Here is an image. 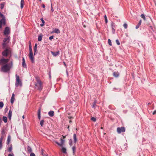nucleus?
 Instances as JSON below:
<instances>
[{
	"instance_id": "f257e3e1",
	"label": "nucleus",
	"mask_w": 156,
	"mask_h": 156,
	"mask_svg": "<svg viewBox=\"0 0 156 156\" xmlns=\"http://www.w3.org/2000/svg\"><path fill=\"white\" fill-rule=\"evenodd\" d=\"M11 66L8 64H6L2 66L1 68L2 71L6 73L10 70L11 67L12 66V61L10 63Z\"/></svg>"
},
{
	"instance_id": "f03ea898",
	"label": "nucleus",
	"mask_w": 156,
	"mask_h": 156,
	"mask_svg": "<svg viewBox=\"0 0 156 156\" xmlns=\"http://www.w3.org/2000/svg\"><path fill=\"white\" fill-rule=\"evenodd\" d=\"M37 82L35 84V88L40 91L42 89V83L38 78H36Z\"/></svg>"
},
{
	"instance_id": "7ed1b4c3",
	"label": "nucleus",
	"mask_w": 156,
	"mask_h": 156,
	"mask_svg": "<svg viewBox=\"0 0 156 156\" xmlns=\"http://www.w3.org/2000/svg\"><path fill=\"white\" fill-rule=\"evenodd\" d=\"M16 82L15 83V86L16 87H18L20 86V87H21L22 85V82L20 80V77L19 76L17 75H16Z\"/></svg>"
},
{
	"instance_id": "20e7f679",
	"label": "nucleus",
	"mask_w": 156,
	"mask_h": 156,
	"mask_svg": "<svg viewBox=\"0 0 156 156\" xmlns=\"http://www.w3.org/2000/svg\"><path fill=\"white\" fill-rule=\"evenodd\" d=\"M0 16L2 19L0 20V29L2 28V25H5V19L4 15L0 12Z\"/></svg>"
},
{
	"instance_id": "39448f33",
	"label": "nucleus",
	"mask_w": 156,
	"mask_h": 156,
	"mask_svg": "<svg viewBox=\"0 0 156 156\" xmlns=\"http://www.w3.org/2000/svg\"><path fill=\"white\" fill-rule=\"evenodd\" d=\"M29 57L30 59L31 62L34 63V57L32 52V50L31 46H29Z\"/></svg>"
},
{
	"instance_id": "423d86ee",
	"label": "nucleus",
	"mask_w": 156,
	"mask_h": 156,
	"mask_svg": "<svg viewBox=\"0 0 156 156\" xmlns=\"http://www.w3.org/2000/svg\"><path fill=\"white\" fill-rule=\"evenodd\" d=\"M10 53V48H6L2 52V55L3 56L6 57Z\"/></svg>"
},
{
	"instance_id": "0eeeda50",
	"label": "nucleus",
	"mask_w": 156,
	"mask_h": 156,
	"mask_svg": "<svg viewBox=\"0 0 156 156\" xmlns=\"http://www.w3.org/2000/svg\"><path fill=\"white\" fill-rule=\"evenodd\" d=\"M10 29L9 27H6L4 30L3 33L4 34L7 36L10 34Z\"/></svg>"
},
{
	"instance_id": "6e6552de",
	"label": "nucleus",
	"mask_w": 156,
	"mask_h": 156,
	"mask_svg": "<svg viewBox=\"0 0 156 156\" xmlns=\"http://www.w3.org/2000/svg\"><path fill=\"white\" fill-rule=\"evenodd\" d=\"M9 59L2 58L0 60V65H4L6 64L9 62Z\"/></svg>"
},
{
	"instance_id": "1a4fd4ad",
	"label": "nucleus",
	"mask_w": 156,
	"mask_h": 156,
	"mask_svg": "<svg viewBox=\"0 0 156 156\" xmlns=\"http://www.w3.org/2000/svg\"><path fill=\"white\" fill-rule=\"evenodd\" d=\"M125 128L123 127H118L117 128V131L119 133H120L122 132H125Z\"/></svg>"
},
{
	"instance_id": "9d476101",
	"label": "nucleus",
	"mask_w": 156,
	"mask_h": 156,
	"mask_svg": "<svg viewBox=\"0 0 156 156\" xmlns=\"http://www.w3.org/2000/svg\"><path fill=\"white\" fill-rule=\"evenodd\" d=\"M61 143H60L58 142L57 141H55V142L58 144V145L60 146H62L63 145L65 142V140L62 138H61Z\"/></svg>"
},
{
	"instance_id": "9b49d317",
	"label": "nucleus",
	"mask_w": 156,
	"mask_h": 156,
	"mask_svg": "<svg viewBox=\"0 0 156 156\" xmlns=\"http://www.w3.org/2000/svg\"><path fill=\"white\" fill-rule=\"evenodd\" d=\"M51 53L53 55L54 57H56L58 55L60 54V52L59 51H57L56 52H54L52 51H51Z\"/></svg>"
},
{
	"instance_id": "f8f14e48",
	"label": "nucleus",
	"mask_w": 156,
	"mask_h": 156,
	"mask_svg": "<svg viewBox=\"0 0 156 156\" xmlns=\"http://www.w3.org/2000/svg\"><path fill=\"white\" fill-rule=\"evenodd\" d=\"M22 65L23 67L24 68H26L27 67V65L25 63V59L24 57L22 58Z\"/></svg>"
},
{
	"instance_id": "ddd939ff",
	"label": "nucleus",
	"mask_w": 156,
	"mask_h": 156,
	"mask_svg": "<svg viewBox=\"0 0 156 156\" xmlns=\"http://www.w3.org/2000/svg\"><path fill=\"white\" fill-rule=\"evenodd\" d=\"M10 41L9 37H7L5 38L3 40V42L8 43Z\"/></svg>"
},
{
	"instance_id": "4468645a",
	"label": "nucleus",
	"mask_w": 156,
	"mask_h": 156,
	"mask_svg": "<svg viewBox=\"0 0 156 156\" xmlns=\"http://www.w3.org/2000/svg\"><path fill=\"white\" fill-rule=\"evenodd\" d=\"M7 43H4V42L3 43L2 48L3 49H6V48H9L7 47Z\"/></svg>"
},
{
	"instance_id": "2eb2a0df",
	"label": "nucleus",
	"mask_w": 156,
	"mask_h": 156,
	"mask_svg": "<svg viewBox=\"0 0 156 156\" xmlns=\"http://www.w3.org/2000/svg\"><path fill=\"white\" fill-rule=\"evenodd\" d=\"M14 100V93H13L11 99V104H12L13 103Z\"/></svg>"
},
{
	"instance_id": "dca6fc26",
	"label": "nucleus",
	"mask_w": 156,
	"mask_h": 156,
	"mask_svg": "<svg viewBox=\"0 0 156 156\" xmlns=\"http://www.w3.org/2000/svg\"><path fill=\"white\" fill-rule=\"evenodd\" d=\"M48 114L50 116L52 117L54 115V112L52 111H50L48 112Z\"/></svg>"
},
{
	"instance_id": "f3484780",
	"label": "nucleus",
	"mask_w": 156,
	"mask_h": 156,
	"mask_svg": "<svg viewBox=\"0 0 156 156\" xmlns=\"http://www.w3.org/2000/svg\"><path fill=\"white\" fill-rule=\"evenodd\" d=\"M113 75L116 77H118L119 76V73L117 72H114L113 73Z\"/></svg>"
},
{
	"instance_id": "a211bd4d",
	"label": "nucleus",
	"mask_w": 156,
	"mask_h": 156,
	"mask_svg": "<svg viewBox=\"0 0 156 156\" xmlns=\"http://www.w3.org/2000/svg\"><path fill=\"white\" fill-rule=\"evenodd\" d=\"M37 44H35V46L34 48V54L35 55L36 53H37Z\"/></svg>"
},
{
	"instance_id": "6ab92c4d",
	"label": "nucleus",
	"mask_w": 156,
	"mask_h": 156,
	"mask_svg": "<svg viewBox=\"0 0 156 156\" xmlns=\"http://www.w3.org/2000/svg\"><path fill=\"white\" fill-rule=\"evenodd\" d=\"M38 118L39 119H41V109H39L37 112Z\"/></svg>"
},
{
	"instance_id": "aec40b11",
	"label": "nucleus",
	"mask_w": 156,
	"mask_h": 156,
	"mask_svg": "<svg viewBox=\"0 0 156 156\" xmlns=\"http://www.w3.org/2000/svg\"><path fill=\"white\" fill-rule=\"evenodd\" d=\"M12 112L11 110H10L8 113V117L9 119H10L11 118Z\"/></svg>"
},
{
	"instance_id": "412c9836",
	"label": "nucleus",
	"mask_w": 156,
	"mask_h": 156,
	"mask_svg": "<svg viewBox=\"0 0 156 156\" xmlns=\"http://www.w3.org/2000/svg\"><path fill=\"white\" fill-rule=\"evenodd\" d=\"M73 138L74 141V143H76L77 141L76 136V134H73Z\"/></svg>"
},
{
	"instance_id": "4be33fe9",
	"label": "nucleus",
	"mask_w": 156,
	"mask_h": 156,
	"mask_svg": "<svg viewBox=\"0 0 156 156\" xmlns=\"http://www.w3.org/2000/svg\"><path fill=\"white\" fill-rule=\"evenodd\" d=\"M62 152L64 153V154H66L67 153L66 152V148L62 147V148L61 149Z\"/></svg>"
},
{
	"instance_id": "5701e85b",
	"label": "nucleus",
	"mask_w": 156,
	"mask_h": 156,
	"mask_svg": "<svg viewBox=\"0 0 156 156\" xmlns=\"http://www.w3.org/2000/svg\"><path fill=\"white\" fill-rule=\"evenodd\" d=\"M11 140V137L10 136H9L8 137L7 141V144H9Z\"/></svg>"
},
{
	"instance_id": "b1692460",
	"label": "nucleus",
	"mask_w": 156,
	"mask_h": 156,
	"mask_svg": "<svg viewBox=\"0 0 156 156\" xmlns=\"http://www.w3.org/2000/svg\"><path fill=\"white\" fill-rule=\"evenodd\" d=\"M27 150L28 151L29 153L32 152V150L31 147H30L29 146H28L27 147Z\"/></svg>"
},
{
	"instance_id": "393cba45",
	"label": "nucleus",
	"mask_w": 156,
	"mask_h": 156,
	"mask_svg": "<svg viewBox=\"0 0 156 156\" xmlns=\"http://www.w3.org/2000/svg\"><path fill=\"white\" fill-rule=\"evenodd\" d=\"M141 20H140L139 21V22L138 24H137L136 26V29H137L141 25Z\"/></svg>"
},
{
	"instance_id": "a878e982",
	"label": "nucleus",
	"mask_w": 156,
	"mask_h": 156,
	"mask_svg": "<svg viewBox=\"0 0 156 156\" xmlns=\"http://www.w3.org/2000/svg\"><path fill=\"white\" fill-rule=\"evenodd\" d=\"M54 32L55 33L58 34L60 33V31L57 28H55V30H54Z\"/></svg>"
},
{
	"instance_id": "bb28decb",
	"label": "nucleus",
	"mask_w": 156,
	"mask_h": 156,
	"mask_svg": "<svg viewBox=\"0 0 156 156\" xmlns=\"http://www.w3.org/2000/svg\"><path fill=\"white\" fill-rule=\"evenodd\" d=\"M24 3V1H21L20 2V8L21 9H22L23 8V5Z\"/></svg>"
},
{
	"instance_id": "cd10ccee",
	"label": "nucleus",
	"mask_w": 156,
	"mask_h": 156,
	"mask_svg": "<svg viewBox=\"0 0 156 156\" xmlns=\"http://www.w3.org/2000/svg\"><path fill=\"white\" fill-rule=\"evenodd\" d=\"M3 120L5 123H6L7 122V118L5 116H3Z\"/></svg>"
},
{
	"instance_id": "c85d7f7f",
	"label": "nucleus",
	"mask_w": 156,
	"mask_h": 156,
	"mask_svg": "<svg viewBox=\"0 0 156 156\" xmlns=\"http://www.w3.org/2000/svg\"><path fill=\"white\" fill-rule=\"evenodd\" d=\"M44 121V120H42L40 122V124L41 126H43Z\"/></svg>"
},
{
	"instance_id": "c756f323",
	"label": "nucleus",
	"mask_w": 156,
	"mask_h": 156,
	"mask_svg": "<svg viewBox=\"0 0 156 156\" xmlns=\"http://www.w3.org/2000/svg\"><path fill=\"white\" fill-rule=\"evenodd\" d=\"M42 39V35H40L38 36V40L39 41H41Z\"/></svg>"
},
{
	"instance_id": "7c9ffc66",
	"label": "nucleus",
	"mask_w": 156,
	"mask_h": 156,
	"mask_svg": "<svg viewBox=\"0 0 156 156\" xmlns=\"http://www.w3.org/2000/svg\"><path fill=\"white\" fill-rule=\"evenodd\" d=\"M97 103V101L95 100L93 104V105L92 106V108H94Z\"/></svg>"
},
{
	"instance_id": "2f4dec72",
	"label": "nucleus",
	"mask_w": 156,
	"mask_h": 156,
	"mask_svg": "<svg viewBox=\"0 0 156 156\" xmlns=\"http://www.w3.org/2000/svg\"><path fill=\"white\" fill-rule=\"evenodd\" d=\"M140 16L142 18L144 19V20H146V17L144 14H141L140 15Z\"/></svg>"
},
{
	"instance_id": "473e14b6",
	"label": "nucleus",
	"mask_w": 156,
	"mask_h": 156,
	"mask_svg": "<svg viewBox=\"0 0 156 156\" xmlns=\"http://www.w3.org/2000/svg\"><path fill=\"white\" fill-rule=\"evenodd\" d=\"M12 145H11L10 147L8 149V151L9 152H11L12 151Z\"/></svg>"
},
{
	"instance_id": "72a5a7b5",
	"label": "nucleus",
	"mask_w": 156,
	"mask_h": 156,
	"mask_svg": "<svg viewBox=\"0 0 156 156\" xmlns=\"http://www.w3.org/2000/svg\"><path fill=\"white\" fill-rule=\"evenodd\" d=\"M72 150H73V154H74V153H75V150H76V147L75 146H73L72 147Z\"/></svg>"
},
{
	"instance_id": "f704fd0d",
	"label": "nucleus",
	"mask_w": 156,
	"mask_h": 156,
	"mask_svg": "<svg viewBox=\"0 0 156 156\" xmlns=\"http://www.w3.org/2000/svg\"><path fill=\"white\" fill-rule=\"evenodd\" d=\"M4 105L3 103L2 102H0V107L2 108Z\"/></svg>"
},
{
	"instance_id": "c9c22d12",
	"label": "nucleus",
	"mask_w": 156,
	"mask_h": 156,
	"mask_svg": "<svg viewBox=\"0 0 156 156\" xmlns=\"http://www.w3.org/2000/svg\"><path fill=\"white\" fill-rule=\"evenodd\" d=\"M69 144L70 146H71L72 145V141L71 139H70L69 142Z\"/></svg>"
},
{
	"instance_id": "e433bc0d",
	"label": "nucleus",
	"mask_w": 156,
	"mask_h": 156,
	"mask_svg": "<svg viewBox=\"0 0 156 156\" xmlns=\"http://www.w3.org/2000/svg\"><path fill=\"white\" fill-rule=\"evenodd\" d=\"M104 18H105V23H107V22H108V20H107V17L106 16V15H105L104 16Z\"/></svg>"
},
{
	"instance_id": "4c0bfd02",
	"label": "nucleus",
	"mask_w": 156,
	"mask_h": 156,
	"mask_svg": "<svg viewBox=\"0 0 156 156\" xmlns=\"http://www.w3.org/2000/svg\"><path fill=\"white\" fill-rule=\"evenodd\" d=\"M4 3H3L1 4V9H3V8H4Z\"/></svg>"
},
{
	"instance_id": "58836bf2",
	"label": "nucleus",
	"mask_w": 156,
	"mask_h": 156,
	"mask_svg": "<svg viewBox=\"0 0 156 156\" xmlns=\"http://www.w3.org/2000/svg\"><path fill=\"white\" fill-rule=\"evenodd\" d=\"M108 42L109 44L111 46L112 45L111 40L110 39H108Z\"/></svg>"
},
{
	"instance_id": "ea45409f",
	"label": "nucleus",
	"mask_w": 156,
	"mask_h": 156,
	"mask_svg": "<svg viewBox=\"0 0 156 156\" xmlns=\"http://www.w3.org/2000/svg\"><path fill=\"white\" fill-rule=\"evenodd\" d=\"M123 27H124V28H125V29H126L127 27V25L126 23H125L123 25Z\"/></svg>"
},
{
	"instance_id": "a19ab883",
	"label": "nucleus",
	"mask_w": 156,
	"mask_h": 156,
	"mask_svg": "<svg viewBox=\"0 0 156 156\" xmlns=\"http://www.w3.org/2000/svg\"><path fill=\"white\" fill-rule=\"evenodd\" d=\"M91 120L93 121L94 122H95L96 121V118L94 117H92L91 118Z\"/></svg>"
},
{
	"instance_id": "79ce46f5",
	"label": "nucleus",
	"mask_w": 156,
	"mask_h": 156,
	"mask_svg": "<svg viewBox=\"0 0 156 156\" xmlns=\"http://www.w3.org/2000/svg\"><path fill=\"white\" fill-rule=\"evenodd\" d=\"M116 42L118 45H119L120 44V43L119 42V41L118 39L116 40Z\"/></svg>"
},
{
	"instance_id": "37998d69",
	"label": "nucleus",
	"mask_w": 156,
	"mask_h": 156,
	"mask_svg": "<svg viewBox=\"0 0 156 156\" xmlns=\"http://www.w3.org/2000/svg\"><path fill=\"white\" fill-rule=\"evenodd\" d=\"M112 32L113 34H114L115 32V29L113 27V28H112Z\"/></svg>"
},
{
	"instance_id": "c03bdc74",
	"label": "nucleus",
	"mask_w": 156,
	"mask_h": 156,
	"mask_svg": "<svg viewBox=\"0 0 156 156\" xmlns=\"http://www.w3.org/2000/svg\"><path fill=\"white\" fill-rule=\"evenodd\" d=\"M30 156H35V155L34 153H31L30 154Z\"/></svg>"
},
{
	"instance_id": "a18cd8bd",
	"label": "nucleus",
	"mask_w": 156,
	"mask_h": 156,
	"mask_svg": "<svg viewBox=\"0 0 156 156\" xmlns=\"http://www.w3.org/2000/svg\"><path fill=\"white\" fill-rule=\"evenodd\" d=\"M53 37H54L53 36V35L49 37V39L50 40H52V39H53Z\"/></svg>"
},
{
	"instance_id": "49530a36",
	"label": "nucleus",
	"mask_w": 156,
	"mask_h": 156,
	"mask_svg": "<svg viewBox=\"0 0 156 156\" xmlns=\"http://www.w3.org/2000/svg\"><path fill=\"white\" fill-rule=\"evenodd\" d=\"M111 26H112V28H113V27L114 28L115 25H114V23H112Z\"/></svg>"
},
{
	"instance_id": "de8ad7c7",
	"label": "nucleus",
	"mask_w": 156,
	"mask_h": 156,
	"mask_svg": "<svg viewBox=\"0 0 156 156\" xmlns=\"http://www.w3.org/2000/svg\"><path fill=\"white\" fill-rule=\"evenodd\" d=\"M51 10L52 12H53L54 11V9L52 7V4H51Z\"/></svg>"
},
{
	"instance_id": "09e8293b",
	"label": "nucleus",
	"mask_w": 156,
	"mask_h": 156,
	"mask_svg": "<svg viewBox=\"0 0 156 156\" xmlns=\"http://www.w3.org/2000/svg\"><path fill=\"white\" fill-rule=\"evenodd\" d=\"M41 21L42 23H44V21L42 18L41 19Z\"/></svg>"
},
{
	"instance_id": "8fccbe9b",
	"label": "nucleus",
	"mask_w": 156,
	"mask_h": 156,
	"mask_svg": "<svg viewBox=\"0 0 156 156\" xmlns=\"http://www.w3.org/2000/svg\"><path fill=\"white\" fill-rule=\"evenodd\" d=\"M2 143L0 142V149H1L2 148Z\"/></svg>"
},
{
	"instance_id": "3c124183",
	"label": "nucleus",
	"mask_w": 156,
	"mask_h": 156,
	"mask_svg": "<svg viewBox=\"0 0 156 156\" xmlns=\"http://www.w3.org/2000/svg\"><path fill=\"white\" fill-rule=\"evenodd\" d=\"M156 114V110L153 112V115H154Z\"/></svg>"
},
{
	"instance_id": "603ef678",
	"label": "nucleus",
	"mask_w": 156,
	"mask_h": 156,
	"mask_svg": "<svg viewBox=\"0 0 156 156\" xmlns=\"http://www.w3.org/2000/svg\"><path fill=\"white\" fill-rule=\"evenodd\" d=\"M66 73L67 76L68 77L69 76V74H68V72L67 70H66Z\"/></svg>"
},
{
	"instance_id": "864d4df0",
	"label": "nucleus",
	"mask_w": 156,
	"mask_h": 156,
	"mask_svg": "<svg viewBox=\"0 0 156 156\" xmlns=\"http://www.w3.org/2000/svg\"><path fill=\"white\" fill-rule=\"evenodd\" d=\"M2 138L1 137V138H0V142L2 143Z\"/></svg>"
},
{
	"instance_id": "5fc2aeb1",
	"label": "nucleus",
	"mask_w": 156,
	"mask_h": 156,
	"mask_svg": "<svg viewBox=\"0 0 156 156\" xmlns=\"http://www.w3.org/2000/svg\"><path fill=\"white\" fill-rule=\"evenodd\" d=\"M2 122V119L1 118H0V125H1Z\"/></svg>"
},
{
	"instance_id": "6e6d98bb",
	"label": "nucleus",
	"mask_w": 156,
	"mask_h": 156,
	"mask_svg": "<svg viewBox=\"0 0 156 156\" xmlns=\"http://www.w3.org/2000/svg\"><path fill=\"white\" fill-rule=\"evenodd\" d=\"M8 156H14V155L13 154H9V155H8Z\"/></svg>"
},
{
	"instance_id": "4d7b16f0",
	"label": "nucleus",
	"mask_w": 156,
	"mask_h": 156,
	"mask_svg": "<svg viewBox=\"0 0 156 156\" xmlns=\"http://www.w3.org/2000/svg\"><path fill=\"white\" fill-rule=\"evenodd\" d=\"M44 23H42V24H40V26H41V27H43V26H44Z\"/></svg>"
},
{
	"instance_id": "13d9d810",
	"label": "nucleus",
	"mask_w": 156,
	"mask_h": 156,
	"mask_svg": "<svg viewBox=\"0 0 156 156\" xmlns=\"http://www.w3.org/2000/svg\"><path fill=\"white\" fill-rule=\"evenodd\" d=\"M42 7L43 8H44L45 7V5L44 4H43L42 5Z\"/></svg>"
},
{
	"instance_id": "bf43d9fd",
	"label": "nucleus",
	"mask_w": 156,
	"mask_h": 156,
	"mask_svg": "<svg viewBox=\"0 0 156 156\" xmlns=\"http://www.w3.org/2000/svg\"><path fill=\"white\" fill-rule=\"evenodd\" d=\"M64 65L65 66V67H66V63L65 62H63Z\"/></svg>"
},
{
	"instance_id": "052dcab7",
	"label": "nucleus",
	"mask_w": 156,
	"mask_h": 156,
	"mask_svg": "<svg viewBox=\"0 0 156 156\" xmlns=\"http://www.w3.org/2000/svg\"><path fill=\"white\" fill-rule=\"evenodd\" d=\"M4 133V130H3L2 131V134H3Z\"/></svg>"
},
{
	"instance_id": "680f3d73",
	"label": "nucleus",
	"mask_w": 156,
	"mask_h": 156,
	"mask_svg": "<svg viewBox=\"0 0 156 156\" xmlns=\"http://www.w3.org/2000/svg\"><path fill=\"white\" fill-rule=\"evenodd\" d=\"M22 118L23 119H24V118H25V117H24V115H23L22 116Z\"/></svg>"
},
{
	"instance_id": "e2e57ef3",
	"label": "nucleus",
	"mask_w": 156,
	"mask_h": 156,
	"mask_svg": "<svg viewBox=\"0 0 156 156\" xmlns=\"http://www.w3.org/2000/svg\"><path fill=\"white\" fill-rule=\"evenodd\" d=\"M49 78H51V74H50V73L49 75Z\"/></svg>"
},
{
	"instance_id": "0e129e2a",
	"label": "nucleus",
	"mask_w": 156,
	"mask_h": 156,
	"mask_svg": "<svg viewBox=\"0 0 156 156\" xmlns=\"http://www.w3.org/2000/svg\"><path fill=\"white\" fill-rule=\"evenodd\" d=\"M63 138H64L66 137V136H63Z\"/></svg>"
},
{
	"instance_id": "69168bd1",
	"label": "nucleus",
	"mask_w": 156,
	"mask_h": 156,
	"mask_svg": "<svg viewBox=\"0 0 156 156\" xmlns=\"http://www.w3.org/2000/svg\"><path fill=\"white\" fill-rule=\"evenodd\" d=\"M30 46H31V43H30V45L29 44V47Z\"/></svg>"
},
{
	"instance_id": "338daca9",
	"label": "nucleus",
	"mask_w": 156,
	"mask_h": 156,
	"mask_svg": "<svg viewBox=\"0 0 156 156\" xmlns=\"http://www.w3.org/2000/svg\"><path fill=\"white\" fill-rule=\"evenodd\" d=\"M69 122H71V120H70Z\"/></svg>"
},
{
	"instance_id": "774afa93",
	"label": "nucleus",
	"mask_w": 156,
	"mask_h": 156,
	"mask_svg": "<svg viewBox=\"0 0 156 156\" xmlns=\"http://www.w3.org/2000/svg\"><path fill=\"white\" fill-rule=\"evenodd\" d=\"M5 111H7V110H6V108H5Z\"/></svg>"
}]
</instances>
